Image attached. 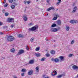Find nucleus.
Listing matches in <instances>:
<instances>
[{
    "label": "nucleus",
    "instance_id": "f257e3e1",
    "mask_svg": "<svg viewBox=\"0 0 78 78\" xmlns=\"http://www.w3.org/2000/svg\"><path fill=\"white\" fill-rule=\"evenodd\" d=\"M14 37L12 36H9L7 37V41L9 42H12V41H14Z\"/></svg>",
    "mask_w": 78,
    "mask_h": 78
},
{
    "label": "nucleus",
    "instance_id": "f03ea898",
    "mask_svg": "<svg viewBox=\"0 0 78 78\" xmlns=\"http://www.w3.org/2000/svg\"><path fill=\"white\" fill-rule=\"evenodd\" d=\"M38 28V27L34 26L31 28H29L28 30H29V31H35V30H37Z\"/></svg>",
    "mask_w": 78,
    "mask_h": 78
},
{
    "label": "nucleus",
    "instance_id": "7ed1b4c3",
    "mask_svg": "<svg viewBox=\"0 0 78 78\" xmlns=\"http://www.w3.org/2000/svg\"><path fill=\"white\" fill-rule=\"evenodd\" d=\"M23 53H25V51L21 49L19 51V52H18L16 55H22Z\"/></svg>",
    "mask_w": 78,
    "mask_h": 78
},
{
    "label": "nucleus",
    "instance_id": "20e7f679",
    "mask_svg": "<svg viewBox=\"0 0 78 78\" xmlns=\"http://www.w3.org/2000/svg\"><path fill=\"white\" fill-rule=\"evenodd\" d=\"M69 22L71 23H72V24H73V23H78V21L76 20H72L70 21Z\"/></svg>",
    "mask_w": 78,
    "mask_h": 78
},
{
    "label": "nucleus",
    "instance_id": "39448f33",
    "mask_svg": "<svg viewBox=\"0 0 78 78\" xmlns=\"http://www.w3.org/2000/svg\"><path fill=\"white\" fill-rule=\"evenodd\" d=\"M54 17H54L53 18L52 20H56V19H58V17H59V15L57 14H54Z\"/></svg>",
    "mask_w": 78,
    "mask_h": 78
},
{
    "label": "nucleus",
    "instance_id": "423d86ee",
    "mask_svg": "<svg viewBox=\"0 0 78 78\" xmlns=\"http://www.w3.org/2000/svg\"><path fill=\"white\" fill-rule=\"evenodd\" d=\"M58 30L57 29L54 28H52L50 30V31L52 32H56V31H58Z\"/></svg>",
    "mask_w": 78,
    "mask_h": 78
},
{
    "label": "nucleus",
    "instance_id": "0eeeda50",
    "mask_svg": "<svg viewBox=\"0 0 78 78\" xmlns=\"http://www.w3.org/2000/svg\"><path fill=\"white\" fill-rule=\"evenodd\" d=\"M33 71L32 70H30L28 73V75H33Z\"/></svg>",
    "mask_w": 78,
    "mask_h": 78
},
{
    "label": "nucleus",
    "instance_id": "6e6552de",
    "mask_svg": "<svg viewBox=\"0 0 78 78\" xmlns=\"http://www.w3.org/2000/svg\"><path fill=\"white\" fill-rule=\"evenodd\" d=\"M72 68H73L74 70H78V67L76 65H74L72 66Z\"/></svg>",
    "mask_w": 78,
    "mask_h": 78
},
{
    "label": "nucleus",
    "instance_id": "1a4fd4ad",
    "mask_svg": "<svg viewBox=\"0 0 78 78\" xmlns=\"http://www.w3.org/2000/svg\"><path fill=\"white\" fill-rule=\"evenodd\" d=\"M27 15H24L23 17V19L25 21H27V20H28V18H27Z\"/></svg>",
    "mask_w": 78,
    "mask_h": 78
},
{
    "label": "nucleus",
    "instance_id": "9d476101",
    "mask_svg": "<svg viewBox=\"0 0 78 78\" xmlns=\"http://www.w3.org/2000/svg\"><path fill=\"white\" fill-rule=\"evenodd\" d=\"M77 7L75 6L73 9V10L72 11L73 12H75L77 10Z\"/></svg>",
    "mask_w": 78,
    "mask_h": 78
},
{
    "label": "nucleus",
    "instance_id": "9b49d317",
    "mask_svg": "<svg viewBox=\"0 0 78 78\" xmlns=\"http://www.w3.org/2000/svg\"><path fill=\"white\" fill-rule=\"evenodd\" d=\"M13 20H14V18H9L8 19V21L9 22H11Z\"/></svg>",
    "mask_w": 78,
    "mask_h": 78
},
{
    "label": "nucleus",
    "instance_id": "f8f14e48",
    "mask_svg": "<svg viewBox=\"0 0 78 78\" xmlns=\"http://www.w3.org/2000/svg\"><path fill=\"white\" fill-rule=\"evenodd\" d=\"M59 58L61 61H64V57H63V56H60L59 57Z\"/></svg>",
    "mask_w": 78,
    "mask_h": 78
},
{
    "label": "nucleus",
    "instance_id": "ddd939ff",
    "mask_svg": "<svg viewBox=\"0 0 78 78\" xmlns=\"http://www.w3.org/2000/svg\"><path fill=\"white\" fill-rule=\"evenodd\" d=\"M34 60H31L29 61V63L30 64H32L34 63Z\"/></svg>",
    "mask_w": 78,
    "mask_h": 78
},
{
    "label": "nucleus",
    "instance_id": "4468645a",
    "mask_svg": "<svg viewBox=\"0 0 78 78\" xmlns=\"http://www.w3.org/2000/svg\"><path fill=\"white\" fill-rule=\"evenodd\" d=\"M17 37L19 38H20V37H23L24 36L23 35L19 34L17 35Z\"/></svg>",
    "mask_w": 78,
    "mask_h": 78
},
{
    "label": "nucleus",
    "instance_id": "2eb2a0df",
    "mask_svg": "<svg viewBox=\"0 0 78 78\" xmlns=\"http://www.w3.org/2000/svg\"><path fill=\"white\" fill-rule=\"evenodd\" d=\"M57 23L58 25H60L61 23V20H58L57 21Z\"/></svg>",
    "mask_w": 78,
    "mask_h": 78
},
{
    "label": "nucleus",
    "instance_id": "dca6fc26",
    "mask_svg": "<svg viewBox=\"0 0 78 78\" xmlns=\"http://www.w3.org/2000/svg\"><path fill=\"white\" fill-rule=\"evenodd\" d=\"M54 61L55 62H59V60L57 58H56L54 59Z\"/></svg>",
    "mask_w": 78,
    "mask_h": 78
},
{
    "label": "nucleus",
    "instance_id": "f3484780",
    "mask_svg": "<svg viewBox=\"0 0 78 78\" xmlns=\"http://www.w3.org/2000/svg\"><path fill=\"white\" fill-rule=\"evenodd\" d=\"M37 72H39V66H37L35 68Z\"/></svg>",
    "mask_w": 78,
    "mask_h": 78
},
{
    "label": "nucleus",
    "instance_id": "a211bd4d",
    "mask_svg": "<svg viewBox=\"0 0 78 78\" xmlns=\"http://www.w3.org/2000/svg\"><path fill=\"white\" fill-rule=\"evenodd\" d=\"M66 29L67 31H69V29H70V27L69 26H66Z\"/></svg>",
    "mask_w": 78,
    "mask_h": 78
},
{
    "label": "nucleus",
    "instance_id": "6ab92c4d",
    "mask_svg": "<svg viewBox=\"0 0 78 78\" xmlns=\"http://www.w3.org/2000/svg\"><path fill=\"white\" fill-rule=\"evenodd\" d=\"M35 55L36 56H37V57H39V56H41V54H40V53H36L35 54Z\"/></svg>",
    "mask_w": 78,
    "mask_h": 78
},
{
    "label": "nucleus",
    "instance_id": "aec40b11",
    "mask_svg": "<svg viewBox=\"0 0 78 78\" xmlns=\"http://www.w3.org/2000/svg\"><path fill=\"white\" fill-rule=\"evenodd\" d=\"M15 50H16V49H15L12 48L11 50V51L12 53H14V52H15Z\"/></svg>",
    "mask_w": 78,
    "mask_h": 78
},
{
    "label": "nucleus",
    "instance_id": "412c9836",
    "mask_svg": "<svg viewBox=\"0 0 78 78\" xmlns=\"http://www.w3.org/2000/svg\"><path fill=\"white\" fill-rule=\"evenodd\" d=\"M51 53L52 55H54L55 53V51L54 50L51 51Z\"/></svg>",
    "mask_w": 78,
    "mask_h": 78
},
{
    "label": "nucleus",
    "instance_id": "4be33fe9",
    "mask_svg": "<svg viewBox=\"0 0 78 78\" xmlns=\"http://www.w3.org/2000/svg\"><path fill=\"white\" fill-rule=\"evenodd\" d=\"M21 72H26V69H22Z\"/></svg>",
    "mask_w": 78,
    "mask_h": 78
},
{
    "label": "nucleus",
    "instance_id": "5701e85b",
    "mask_svg": "<svg viewBox=\"0 0 78 78\" xmlns=\"http://www.w3.org/2000/svg\"><path fill=\"white\" fill-rule=\"evenodd\" d=\"M52 9V8L51 7H50L48 9H47V11H50Z\"/></svg>",
    "mask_w": 78,
    "mask_h": 78
},
{
    "label": "nucleus",
    "instance_id": "b1692460",
    "mask_svg": "<svg viewBox=\"0 0 78 78\" xmlns=\"http://www.w3.org/2000/svg\"><path fill=\"white\" fill-rule=\"evenodd\" d=\"M51 27L52 28L53 27H56V24H53L51 25Z\"/></svg>",
    "mask_w": 78,
    "mask_h": 78
},
{
    "label": "nucleus",
    "instance_id": "393cba45",
    "mask_svg": "<svg viewBox=\"0 0 78 78\" xmlns=\"http://www.w3.org/2000/svg\"><path fill=\"white\" fill-rule=\"evenodd\" d=\"M9 15V13H8V12H6L5 14V16H8Z\"/></svg>",
    "mask_w": 78,
    "mask_h": 78
},
{
    "label": "nucleus",
    "instance_id": "a878e982",
    "mask_svg": "<svg viewBox=\"0 0 78 78\" xmlns=\"http://www.w3.org/2000/svg\"><path fill=\"white\" fill-rule=\"evenodd\" d=\"M62 77V76L61 74L59 75L56 76V78H61Z\"/></svg>",
    "mask_w": 78,
    "mask_h": 78
},
{
    "label": "nucleus",
    "instance_id": "bb28decb",
    "mask_svg": "<svg viewBox=\"0 0 78 78\" xmlns=\"http://www.w3.org/2000/svg\"><path fill=\"white\" fill-rule=\"evenodd\" d=\"M46 58H43L41 59V61H44L45 59Z\"/></svg>",
    "mask_w": 78,
    "mask_h": 78
},
{
    "label": "nucleus",
    "instance_id": "cd10ccee",
    "mask_svg": "<svg viewBox=\"0 0 78 78\" xmlns=\"http://www.w3.org/2000/svg\"><path fill=\"white\" fill-rule=\"evenodd\" d=\"M53 73H55V75H57V72L56 71H54L53 72Z\"/></svg>",
    "mask_w": 78,
    "mask_h": 78
},
{
    "label": "nucleus",
    "instance_id": "c85d7f7f",
    "mask_svg": "<svg viewBox=\"0 0 78 78\" xmlns=\"http://www.w3.org/2000/svg\"><path fill=\"white\" fill-rule=\"evenodd\" d=\"M15 8V5H12L11 6V8L12 9H14Z\"/></svg>",
    "mask_w": 78,
    "mask_h": 78
},
{
    "label": "nucleus",
    "instance_id": "c756f323",
    "mask_svg": "<svg viewBox=\"0 0 78 78\" xmlns=\"http://www.w3.org/2000/svg\"><path fill=\"white\" fill-rule=\"evenodd\" d=\"M34 38H32L30 40V41L31 42H33L34 41Z\"/></svg>",
    "mask_w": 78,
    "mask_h": 78
},
{
    "label": "nucleus",
    "instance_id": "7c9ffc66",
    "mask_svg": "<svg viewBox=\"0 0 78 78\" xmlns=\"http://www.w3.org/2000/svg\"><path fill=\"white\" fill-rule=\"evenodd\" d=\"M40 49V48L38 47V48H36L35 50H36V51H39V50Z\"/></svg>",
    "mask_w": 78,
    "mask_h": 78
},
{
    "label": "nucleus",
    "instance_id": "2f4dec72",
    "mask_svg": "<svg viewBox=\"0 0 78 78\" xmlns=\"http://www.w3.org/2000/svg\"><path fill=\"white\" fill-rule=\"evenodd\" d=\"M3 29H7L8 28V27L5 26L3 27Z\"/></svg>",
    "mask_w": 78,
    "mask_h": 78
},
{
    "label": "nucleus",
    "instance_id": "473e14b6",
    "mask_svg": "<svg viewBox=\"0 0 78 78\" xmlns=\"http://www.w3.org/2000/svg\"><path fill=\"white\" fill-rule=\"evenodd\" d=\"M26 48L27 50H29V48H28V47L27 45L26 46Z\"/></svg>",
    "mask_w": 78,
    "mask_h": 78
},
{
    "label": "nucleus",
    "instance_id": "72a5a7b5",
    "mask_svg": "<svg viewBox=\"0 0 78 78\" xmlns=\"http://www.w3.org/2000/svg\"><path fill=\"white\" fill-rule=\"evenodd\" d=\"M74 42H75V40H73L71 42V44H73L74 43Z\"/></svg>",
    "mask_w": 78,
    "mask_h": 78
},
{
    "label": "nucleus",
    "instance_id": "f704fd0d",
    "mask_svg": "<svg viewBox=\"0 0 78 78\" xmlns=\"http://www.w3.org/2000/svg\"><path fill=\"white\" fill-rule=\"evenodd\" d=\"M28 25L29 26H32V25H33V24L32 23H30L28 24Z\"/></svg>",
    "mask_w": 78,
    "mask_h": 78
},
{
    "label": "nucleus",
    "instance_id": "c9c22d12",
    "mask_svg": "<svg viewBox=\"0 0 78 78\" xmlns=\"http://www.w3.org/2000/svg\"><path fill=\"white\" fill-rule=\"evenodd\" d=\"M61 75L62 76H62H66V74H65V73L62 74H61Z\"/></svg>",
    "mask_w": 78,
    "mask_h": 78
},
{
    "label": "nucleus",
    "instance_id": "e433bc0d",
    "mask_svg": "<svg viewBox=\"0 0 78 78\" xmlns=\"http://www.w3.org/2000/svg\"><path fill=\"white\" fill-rule=\"evenodd\" d=\"M2 11L3 13H5V12H6V11H5V9H4L2 10Z\"/></svg>",
    "mask_w": 78,
    "mask_h": 78
},
{
    "label": "nucleus",
    "instance_id": "4c0bfd02",
    "mask_svg": "<svg viewBox=\"0 0 78 78\" xmlns=\"http://www.w3.org/2000/svg\"><path fill=\"white\" fill-rule=\"evenodd\" d=\"M21 75L23 76H24V75H25V73H21Z\"/></svg>",
    "mask_w": 78,
    "mask_h": 78
},
{
    "label": "nucleus",
    "instance_id": "58836bf2",
    "mask_svg": "<svg viewBox=\"0 0 78 78\" xmlns=\"http://www.w3.org/2000/svg\"><path fill=\"white\" fill-rule=\"evenodd\" d=\"M8 3H6V4H5V5H4V6L6 7H7V6H8Z\"/></svg>",
    "mask_w": 78,
    "mask_h": 78
},
{
    "label": "nucleus",
    "instance_id": "ea45409f",
    "mask_svg": "<svg viewBox=\"0 0 78 78\" xmlns=\"http://www.w3.org/2000/svg\"><path fill=\"white\" fill-rule=\"evenodd\" d=\"M73 56V54H70L69 55V57H71V56Z\"/></svg>",
    "mask_w": 78,
    "mask_h": 78
},
{
    "label": "nucleus",
    "instance_id": "a19ab883",
    "mask_svg": "<svg viewBox=\"0 0 78 78\" xmlns=\"http://www.w3.org/2000/svg\"><path fill=\"white\" fill-rule=\"evenodd\" d=\"M10 3H12L13 0H9Z\"/></svg>",
    "mask_w": 78,
    "mask_h": 78
},
{
    "label": "nucleus",
    "instance_id": "79ce46f5",
    "mask_svg": "<svg viewBox=\"0 0 78 78\" xmlns=\"http://www.w3.org/2000/svg\"><path fill=\"white\" fill-rule=\"evenodd\" d=\"M50 56V54H46V56L47 57H48Z\"/></svg>",
    "mask_w": 78,
    "mask_h": 78
},
{
    "label": "nucleus",
    "instance_id": "37998d69",
    "mask_svg": "<svg viewBox=\"0 0 78 78\" xmlns=\"http://www.w3.org/2000/svg\"><path fill=\"white\" fill-rule=\"evenodd\" d=\"M13 5H15V6H17V3H16L15 2L13 3Z\"/></svg>",
    "mask_w": 78,
    "mask_h": 78
},
{
    "label": "nucleus",
    "instance_id": "c03bdc74",
    "mask_svg": "<svg viewBox=\"0 0 78 78\" xmlns=\"http://www.w3.org/2000/svg\"><path fill=\"white\" fill-rule=\"evenodd\" d=\"M51 61H55V59H54L53 58H52L51 59Z\"/></svg>",
    "mask_w": 78,
    "mask_h": 78
},
{
    "label": "nucleus",
    "instance_id": "a18cd8bd",
    "mask_svg": "<svg viewBox=\"0 0 78 78\" xmlns=\"http://www.w3.org/2000/svg\"><path fill=\"white\" fill-rule=\"evenodd\" d=\"M46 2L48 3L50 2V0H47Z\"/></svg>",
    "mask_w": 78,
    "mask_h": 78
},
{
    "label": "nucleus",
    "instance_id": "49530a36",
    "mask_svg": "<svg viewBox=\"0 0 78 78\" xmlns=\"http://www.w3.org/2000/svg\"><path fill=\"white\" fill-rule=\"evenodd\" d=\"M27 3H28V4H30V1H29L27 2Z\"/></svg>",
    "mask_w": 78,
    "mask_h": 78
},
{
    "label": "nucleus",
    "instance_id": "de8ad7c7",
    "mask_svg": "<svg viewBox=\"0 0 78 78\" xmlns=\"http://www.w3.org/2000/svg\"><path fill=\"white\" fill-rule=\"evenodd\" d=\"M51 8H52V9L53 11H55V9H54V8H53V7H51Z\"/></svg>",
    "mask_w": 78,
    "mask_h": 78
},
{
    "label": "nucleus",
    "instance_id": "09e8293b",
    "mask_svg": "<svg viewBox=\"0 0 78 78\" xmlns=\"http://www.w3.org/2000/svg\"><path fill=\"white\" fill-rule=\"evenodd\" d=\"M53 73H51V75L52 76H55V75L54 74H53Z\"/></svg>",
    "mask_w": 78,
    "mask_h": 78
},
{
    "label": "nucleus",
    "instance_id": "8fccbe9b",
    "mask_svg": "<svg viewBox=\"0 0 78 78\" xmlns=\"http://www.w3.org/2000/svg\"><path fill=\"white\" fill-rule=\"evenodd\" d=\"M24 2L25 4H26V3H27V1H25Z\"/></svg>",
    "mask_w": 78,
    "mask_h": 78
},
{
    "label": "nucleus",
    "instance_id": "3c124183",
    "mask_svg": "<svg viewBox=\"0 0 78 78\" xmlns=\"http://www.w3.org/2000/svg\"><path fill=\"white\" fill-rule=\"evenodd\" d=\"M1 25H2V23L0 22V26H1Z\"/></svg>",
    "mask_w": 78,
    "mask_h": 78
},
{
    "label": "nucleus",
    "instance_id": "603ef678",
    "mask_svg": "<svg viewBox=\"0 0 78 78\" xmlns=\"http://www.w3.org/2000/svg\"><path fill=\"white\" fill-rule=\"evenodd\" d=\"M6 3V0H4V2H3V3Z\"/></svg>",
    "mask_w": 78,
    "mask_h": 78
},
{
    "label": "nucleus",
    "instance_id": "864d4df0",
    "mask_svg": "<svg viewBox=\"0 0 78 78\" xmlns=\"http://www.w3.org/2000/svg\"><path fill=\"white\" fill-rule=\"evenodd\" d=\"M60 3V2H58L57 3V5H59Z\"/></svg>",
    "mask_w": 78,
    "mask_h": 78
},
{
    "label": "nucleus",
    "instance_id": "5fc2aeb1",
    "mask_svg": "<svg viewBox=\"0 0 78 78\" xmlns=\"http://www.w3.org/2000/svg\"><path fill=\"white\" fill-rule=\"evenodd\" d=\"M43 78H45V75H44L43 76Z\"/></svg>",
    "mask_w": 78,
    "mask_h": 78
},
{
    "label": "nucleus",
    "instance_id": "6e6d98bb",
    "mask_svg": "<svg viewBox=\"0 0 78 78\" xmlns=\"http://www.w3.org/2000/svg\"><path fill=\"white\" fill-rule=\"evenodd\" d=\"M3 34V33L2 32H0V34L2 35V34Z\"/></svg>",
    "mask_w": 78,
    "mask_h": 78
},
{
    "label": "nucleus",
    "instance_id": "4d7b16f0",
    "mask_svg": "<svg viewBox=\"0 0 78 78\" xmlns=\"http://www.w3.org/2000/svg\"><path fill=\"white\" fill-rule=\"evenodd\" d=\"M11 28H13V27H14V26H13V25H12V26H11Z\"/></svg>",
    "mask_w": 78,
    "mask_h": 78
},
{
    "label": "nucleus",
    "instance_id": "13d9d810",
    "mask_svg": "<svg viewBox=\"0 0 78 78\" xmlns=\"http://www.w3.org/2000/svg\"><path fill=\"white\" fill-rule=\"evenodd\" d=\"M45 78H49V77L47 76V77H45Z\"/></svg>",
    "mask_w": 78,
    "mask_h": 78
},
{
    "label": "nucleus",
    "instance_id": "bf43d9fd",
    "mask_svg": "<svg viewBox=\"0 0 78 78\" xmlns=\"http://www.w3.org/2000/svg\"><path fill=\"white\" fill-rule=\"evenodd\" d=\"M58 1L59 2H61V0H58Z\"/></svg>",
    "mask_w": 78,
    "mask_h": 78
},
{
    "label": "nucleus",
    "instance_id": "052dcab7",
    "mask_svg": "<svg viewBox=\"0 0 78 78\" xmlns=\"http://www.w3.org/2000/svg\"><path fill=\"white\" fill-rule=\"evenodd\" d=\"M46 41H48V39H46Z\"/></svg>",
    "mask_w": 78,
    "mask_h": 78
},
{
    "label": "nucleus",
    "instance_id": "680f3d73",
    "mask_svg": "<svg viewBox=\"0 0 78 78\" xmlns=\"http://www.w3.org/2000/svg\"><path fill=\"white\" fill-rule=\"evenodd\" d=\"M14 78H17V77H16L15 76H14Z\"/></svg>",
    "mask_w": 78,
    "mask_h": 78
},
{
    "label": "nucleus",
    "instance_id": "e2e57ef3",
    "mask_svg": "<svg viewBox=\"0 0 78 78\" xmlns=\"http://www.w3.org/2000/svg\"><path fill=\"white\" fill-rule=\"evenodd\" d=\"M58 9H57L56 10V11H58Z\"/></svg>",
    "mask_w": 78,
    "mask_h": 78
},
{
    "label": "nucleus",
    "instance_id": "0e129e2a",
    "mask_svg": "<svg viewBox=\"0 0 78 78\" xmlns=\"http://www.w3.org/2000/svg\"><path fill=\"white\" fill-rule=\"evenodd\" d=\"M53 41L54 42H55V40H54Z\"/></svg>",
    "mask_w": 78,
    "mask_h": 78
},
{
    "label": "nucleus",
    "instance_id": "69168bd1",
    "mask_svg": "<svg viewBox=\"0 0 78 78\" xmlns=\"http://www.w3.org/2000/svg\"><path fill=\"white\" fill-rule=\"evenodd\" d=\"M47 16H48V14H47Z\"/></svg>",
    "mask_w": 78,
    "mask_h": 78
},
{
    "label": "nucleus",
    "instance_id": "338daca9",
    "mask_svg": "<svg viewBox=\"0 0 78 78\" xmlns=\"http://www.w3.org/2000/svg\"><path fill=\"white\" fill-rule=\"evenodd\" d=\"M38 0H37V1H38Z\"/></svg>",
    "mask_w": 78,
    "mask_h": 78
}]
</instances>
